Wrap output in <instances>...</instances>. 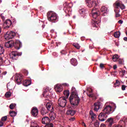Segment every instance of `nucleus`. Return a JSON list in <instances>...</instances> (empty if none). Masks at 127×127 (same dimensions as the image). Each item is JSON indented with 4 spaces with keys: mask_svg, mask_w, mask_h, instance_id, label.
<instances>
[{
    "mask_svg": "<svg viewBox=\"0 0 127 127\" xmlns=\"http://www.w3.org/2000/svg\"><path fill=\"white\" fill-rule=\"evenodd\" d=\"M120 10L119 8H116V9L115 10V12L116 13H119Z\"/></svg>",
    "mask_w": 127,
    "mask_h": 127,
    "instance_id": "nucleus-42",
    "label": "nucleus"
},
{
    "mask_svg": "<svg viewBox=\"0 0 127 127\" xmlns=\"http://www.w3.org/2000/svg\"><path fill=\"white\" fill-rule=\"evenodd\" d=\"M47 16L48 17V20L50 21H53L57 19V14L53 12L52 11H49L48 12Z\"/></svg>",
    "mask_w": 127,
    "mask_h": 127,
    "instance_id": "nucleus-4",
    "label": "nucleus"
},
{
    "mask_svg": "<svg viewBox=\"0 0 127 127\" xmlns=\"http://www.w3.org/2000/svg\"><path fill=\"white\" fill-rule=\"evenodd\" d=\"M123 73H126V70H123Z\"/></svg>",
    "mask_w": 127,
    "mask_h": 127,
    "instance_id": "nucleus-64",
    "label": "nucleus"
},
{
    "mask_svg": "<svg viewBox=\"0 0 127 127\" xmlns=\"http://www.w3.org/2000/svg\"><path fill=\"white\" fill-rule=\"evenodd\" d=\"M107 9L106 7L103 6L101 8V11H100L96 8H94L91 11L92 17L93 18L96 19V18L100 15H102L104 16H106L107 15Z\"/></svg>",
    "mask_w": 127,
    "mask_h": 127,
    "instance_id": "nucleus-2",
    "label": "nucleus"
},
{
    "mask_svg": "<svg viewBox=\"0 0 127 127\" xmlns=\"http://www.w3.org/2000/svg\"><path fill=\"white\" fill-rule=\"evenodd\" d=\"M4 52V49L1 46H0V55H2Z\"/></svg>",
    "mask_w": 127,
    "mask_h": 127,
    "instance_id": "nucleus-34",
    "label": "nucleus"
},
{
    "mask_svg": "<svg viewBox=\"0 0 127 127\" xmlns=\"http://www.w3.org/2000/svg\"><path fill=\"white\" fill-rule=\"evenodd\" d=\"M54 89L57 92H61L63 90V87L62 85L58 84L55 86Z\"/></svg>",
    "mask_w": 127,
    "mask_h": 127,
    "instance_id": "nucleus-14",
    "label": "nucleus"
},
{
    "mask_svg": "<svg viewBox=\"0 0 127 127\" xmlns=\"http://www.w3.org/2000/svg\"><path fill=\"white\" fill-rule=\"evenodd\" d=\"M120 85V82L118 80H116V83L114 84V87H116L117 86L119 87Z\"/></svg>",
    "mask_w": 127,
    "mask_h": 127,
    "instance_id": "nucleus-33",
    "label": "nucleus"
},
{
    "mask_svg": "<svg viewBox=\"0 0 127 127\" xmlns=\"http://www.w3.org/2000/svg\"><path fill=\"white\" fill-rule=\"evenodd\" d=\"M118 23H120V24H122L123 23V21L122 20H120L119 21H118Z\"/></svg>",
    "mask_w": 127,
    "mask_h": 127,
    "instance_id": "nucleus-55",
    "label": "nucleus"
},
{
    "mask_svg": "<svg viewBox=\"0 0 127 127\" xmlns=\"http://www.w3.org/2000/svg\"><path fill=\"white\" fill-rule=\"evenodd\" d=\"M113 127H123L120 125H117L114 126Z\"/></svg>",
    "mask_w": 127,
    "mask_h": 127,
    "instance_id": "nucleus-53",
    "label": "nucleus"
},
{
    "mask_svg": "<svg viewBox=\"0 0 127 127\" xmlns=\"http://www.w3.org/2000/svg\"><path fill=\"white\" fill-rule=\"evenodd\" d=\"M7 88L9 91L11 90L12 89V88H13L12 85L11 83H8V84H7Z\"/></svg>",
    "mask_w": 127,
    "mask_h": 127,
    "instance_id": "nucleus-29",
    "label": "nucleus"
},
{
    "mask_svg": "<svg viewBox=\"0 0 127 127\" xmlns=\"http://www.w3.org/2000/svg\"><path fill=\"white\" fill-rule=\"evenodd\" d=\"M89 114L91 116V119H92V120H93V119H95L96 118L95 114H94L92 110L90 111Z\"/></svg>",
    "mask_w": 127,
    "mask_h": 127,
    "instance_id": "nucleus-28",
    "label": "nucleus"
},
{
    "mask_svg": "<svg viewBox=\"0 0 127 127\" xmlns=\"http://www.w3.org/2000/svg\"><path fill=\"white\" fill-rule=\"evenodd\" d=\"M4 46L7 48H12L13 47V41H9L6 42Z\"/></svg>",
    "mask_w": 127,
    "mask_h": 127,
    "instance_id": "nucleus-17",
    "label": "nucleus"
},
{
    "mask_svg": "<svg viewBox=\"0 0 127 127\" xmlns=\"http://www.w3.org/2000/svg\"><path fill=\"white\" fill-rule=\"evenodd\" d=\"M61 54L62 55H64L65 54V51L64 50H62L61 51Z\"/></svg>",
    "mask_w": 127,
    "mask_h": 127,
    "instance_id": "nucleus-50",
    "label": "nucleus"
},
{
    "mask_svg": "<svg viewBox=\"0 0 127 127\" xmlns=\"http://www.w3.org/2000/svg\"><path fill=\"white\" fill-rule=\"evenodd\" d=\"M70 63L74 66H76L78 64L77 60L75 58H72L71 59H70Z\"/></svg>",
    "mask_w": 127,
    "mask_h": 127,
    "instance_id": "nucleus-19",
    "label": "nucleus"
},
{
    "mask_svg": "<svg viewBox=\"0 0 127 127\" xmlns=\"http://www.w3.org/2000/svg\"><path fill=\"white\" fill-rule=\"evenodd\" d=\"M13 47L15 49L18 50L22 47V43L19 41H16L15 43L13 41Z\"/></svg>",
    "mask_w": 127,
    "mask_h": 127,
    "instance_id": "nucleus-13",
    "label": "nucleus"
},
{
    "mask_svg": "<svg viewBox=\"0 0 127 127\" xmlns=\"http://www.w3.org/2000/svg\"><path fill=\"white\" fill-rule=\"evenodd\" d=\"M46 108H47V109H48V112H49V111H51L50 109L52 107H53V106H52L51 105L49 104H47V105L46 106Z\"/></svg>",
    "mask_w": 127,
    "mask_h": 127,
    "instance_id": "nucleus-31",
    "label": "nucleus"
},
{
    "mask_svg": "<svg viewBox=\"0 0 127 127\" xmlns=\"http://www.w3.org/2000/svg\"><path fill=\"white\" fill-rule=\"evenodd\" d=\"M120 7L122 9H125V6L123 4H121Z\"/></svg>",
    "mask_w": 127,
    "mask_h": 127,
    "instance_id": "nucleus-46",
    "label": "nucleus"
},
{
    "mask_svg": "<svg viewBox=\"0 0 127 127\" xmlns=\"http://www.w3.org/2000/svg\"><path fill=\"white\" fill-rule=\"evenodd\" d=\"M9 108L11 110L13 109L14 108V105H13V104H11L9 106Z\"/></svg>",
    "mask_w": 127,
    "mask_h": 127,
    "instance_id": "nucleus-44",
    "label": "nucleus"
},
{
    "mask_svg": "<svg viewBox=\"0 0 127 127\" xmlns=\"http://www.w3.org/2000/svg\"><path fill=\"white\" fill-rule=\"evenodd\" d=\"M43 96L46 98H47L48 97L47 95V91L46 90H45L44 91V92H43Z\"/></svg>",
    "mask_w": 127,
    "mask_h": 127,
    "instance_id": "nucleus-35",
    "label": "nucleus"
},
{
    "mask_svg": "<svg viewBox=\"0 0 127 127\" xmlns=\"http://www.w3.org/2000/svg\"><path fill=\"white\" fill-rule=\"evenodd\" d=\"M76 114V111L73 110L69 109L66 111V115L70 116H74Z\"/></svg>",
    "mask_w": 127,
    "mask_h": 127,
    "instance_id": "nucleus-20",
    "label": "nucleus"
},
{
    "mask_svg": "<svg viewBox=\"0 0 127 127\" xmlns=\"http://www.w3.org/2000/svg\"><path fill=\"white\" fill-rule=\"evenodd\" d=\"M115 43L116 46L119 47V44L118 43H117L116 41H115Z\"/></svg>",
    "mask_w": 127,
    "mask_h": 127,
    "instance_id": "nucleus-59",
    "label": "nucleus"
},
{
    "mask_svg": "<svg viewBox=\"0 0 127 127\" xmlns=\"http://www.w3.org/2000/svg\"><path fill=\"white\" fill-rule=\"evenodd\" d=\"M94 126L95 127H99V123L98 122H96L94 123Z\"/></svg>",
    "mask_w": 127,
    "mask_h": 127,
    "instance_id": "nucleus-41",
    "label": "nucleus"
},
{
    "mask_svg": "<svg viewBox=\"0 0 127 127\" xmlns=\"http://www.w3.org/2000/svg\"><path fill=\"white\" fill-rule=\"evenodd\" d=\"M1 19L3 21H4V20H5V17L4 16H2V15L0 16Z\"/></svg>",
    "mask_w": 127,
    "mask_h": 127,
    "instance_id": "nucleus-49",
    "label": "nucleus"
},
{
    "mask_svg": "<svg viewBox=\"0 0 127 127\" xmlns=\"http://www.w3.org/2000/svg\"><path fill=\"white\" fill-rule=\"evenodd\" d=\"M7 120V116H4L1 118V122H5Z\"/></svg>",
    "mask_w": 127,
    "mask_h": 127,
    "instance_id": "nucleus-36",
    "label": "nucleus"
},
{
    "mask_svg": "<svg viewBox=\"0 0 127 127\" xmlns=\"http://www.w3.org/2000/svg\"><path fill=\"white\" fill-rule=\"evenodd\" d=\"M72 45L74 47H75L77 50H79L80 48V46L79 44L77 43H74L72 44Z\"/></svg>",
    "mask_w": 127,
    "mask_h": 127,
    "instance_id": "nucleus-26",
    "label": "nucleus"
},
{
    "mask_svg": "<svg viewBox=\"0 0 127 127\" xmlns=\"http://www.w3.org/2000/svg\"><path fill=\"white\" fill-rule=\"evenodd\" d=\"M87 5L89 7L96 8L98 5L97 0H85Z\"/></svg>",
    "mask_w": 127,
    "mask_h": 127,
    "instance_id": "nucleus-3",
    "label": "nucleus"
},
{
    "mask_svg": "<svg viewBox=\"0 0 127 127\" xmlns=\"http://www.w3.org/2000/svg\"><path fill=\"white\" fill-rule=\"evenodd\" d=\"M49 117L51 121H54L56 118V114L54 112V107H52L51 113L49 115Z\"/></svg>",
    "mask_w": 127,
    "mask_h": 127,
    "instance_id": "nucleus-12",
    "label": "nucleus"
},
{
    "mask_svg": "<svg viewBox=\"0 0 127 127\" xmlns=\"http://www.w3.org/2000/svg\"><path fill=\"white\" fill-rule=\"evenodd\" d=\"M11 24H12L11 21L9 19H7L6 21H5V22L3 23L4 26L6 25V26L4 27V28L5 29L8 28Z\"/></svg>",
    "mask_w": 127,
    "mask_h": 127,
    "instance_id": "nucleus-18",
    "label": "nucleus"
},
{
    "mask_svg": "<svg viewBox=\"0 0 127 127\" xmlns=\"http://www.w3.org/2000/svg\"><path fill=\"white\" fill-rule=\"evenodd\" d=\"M15 32H6L4 35V38L6 40L11 39L14 37L15 35Z\"/></svg>",
    "mask_w": 127,
    "mask_h": 127,
    "instance_id": "nucleus-8",
    "label": "nucleus"
},
{
    "mask_svg": "<svg viewBox=\"0 0 127 127\" xmlns=\"http://www.w3.org/2000/svg\"><path fill=\"white\" fill-rule=\"evenodd\" d=\"M126 87H127L126 86H125V85H122V90H123V91L125 90Z\"/></svg>",
    "mask_w": 127,
    "mask_h": 127,
    "instance_id": "nucleus-47",
    "label": "nucleus"
},
{
    "mask_svg": "<svg viewBox=\"0 0 127 127\" xmlns=\"http://www.w3.org/2000/svg\"><path fill=\"white\" fill-rule=\"evenodd\" d=\"M40 112L41 115H42V116H45L47 114H48V113H49L48 109H47V108L46 107L41 108Z\"/></svg>",
    "mask_w": 127,
    "mask_h": 127,
    "instance_id": "nucleus-15",
    "label": "nucleus"
},
{
    "mask_svg": "<svg viewBox=\"0 0 127 127\" xmlns=\"http://www.w3.org/2000/svg\"><path fill=\"white\" fill-rule=\"evenodd\" d=\"M98 23L97 21H94V23L93 24V26L96 27L98 26Z\"/></svg>",
    "mask_w": 127,
    "mask_h": 127,
    "instance_id": "nucleus-39",
    "label": "nucleus"
},
{
    "mask_svg": "<svg viewBox=\"0 0 127 127\" xmlns=\"http://www.w3.org/2000/svg\"><path fill=\"white\" fill-rule=\"evenodd\" d=\"M79 11L80 14L85 13V10H84V9H82L80 10Z\"/></svg>",
    "mask_w": 127,
    "mask_h": 127,
    "instance_id": "nucleus-43",
    "label": "nucleus"
},
{
    "mask_svg": "<svg viewBox=\"0 0 127 127\" xmlns=\"http://www.w3.org/2000/svg\"><path fill=\"white\" fill-rule=\"evenodd\" d=\"M112 59H113V60L114 62H117V61L119 59L118 55H115L113 56Z\"/></svg>",
    "mask_w": 127,
    "mask_h": 127,
    "instance_id": "nucleus-30",
    "label": "nucleus"
},
{
    "mask_svg": "<svg viewBox=\"0 0 127 127\" xmlns=\"http://www.w3.org/2000/svg\"><path fill=\"white\" fill-rule=\"evenodd\" d=\"M9 115L10 117H15V116L17 115V113L13 111H10L9 112Z\"/></svg>",
    "mask_w": 127,
    "mask_h": 127,
    "instance_id": "nucleus-27",
    "label": "nucleus"
},
{
    "mask_svg": "<svg viewBox=\"0 0 127 127\" xmlns=\"http://www.w3.org/2000/svg\"><path fill=\"white\" fill-rule=\"evenodd\" d=\"M22 55L21 53H12L11 55H10V58L13 60H16L19 56H21Z\"/></svg>",
    "mask_w": 127,
    "mask_h": 127,
    "instance_id": "nucleus-11",
    "label": "nucleus"
},
{
    "mask_svg": "<svg viewBox=\"0 0 127 127\" xmlns=\"http://www.w3.org/2000/svg\"><path fill=\"white\" fill-rule=\"evenodd\" d=\"M15 80L18 85L20 84L23 81V77L22 75H21V74H16L15 76Z\"/></svg>",
    "mask_w": 127,
    "mask_h": 127,
    "instance_id": "nucleus-10",
    "label": "nucleus"
},
{
    "mask_svg": "<svg viewBox=\"0 0 127 127\" xmlns=\"http://www.w3.org/2000/svg\"><path fill=\"white\" fill-rule=\"evenodd\" d=\"M50 123V119L48 117H45L42 119V124L47 125Z\"/></svg>",
    "mask_w": 127,
    "mask_h": 127,
    "instance_id": "nucleus-16",
    "label": "nucleus"
},
{
    "mask_svg": "<svg viewBox=\"0 0 127 127\" xmlns=\"http://www.w3.org/2000/svg\"><path fill=\"white\" fill-rule=\"evenodd\" d=\"M99 67L100 68L103 69L105 67L104 64L103 63H100Z\"/></svg>",
    "mask_w": 127,
    "mask_h": 127,
    "instance_id": "nucleus-40",
    "label": "nucleus"
},
{
    "mask_svg": "<svg viewBox=\"0 0 127 127\" xmlns=\"http://www.w3.org/2000/svg\"><path fill=\"white\" fill-rule=\"evenodd\" d=\"M101 127H106L105 125H104V124H101Z\"/></svg>",
    "mask_w": 127,
    "mask_h": 127,
    "instance_id": "nucleus-56",
    "label": "nucleus"
},
{
    "mask_svg": "<svg viewBox=\"0 0 127 127\" xmlns=\"http://www.w3.org/2000/svg\"><path fill=\"white\" fill-rule=\"evenodd\" d=\"M114 69H116L117 68V65L116 64H115L113 66Z\"/></svg>",
    "mask_w": 127,
    "mask_h": 127,
    "instance_id": "nucleus-54",
    "label": "nucleus"
},
{
    "mask_svg": "<svg viewBox=\"0 0 127 127\" xmlns=\"http://www.w3.org/2000/svg\"><path fill=\"white\" fill-rule=\"evenodd\" d=\"M3 126V122L2 121H0V127H2Z\"/></svg>",
    "mask_w": 127,
    "mask_h": 127,
    "instance_id": "nucleus-48",
    "label": "nucleus"
},
{
    "mask_svg": "<svg viewBox=\"0 0 127 127\" xmlns=\"http://www.w3.org/2000/svg\"><path fill=\"white\" fill-rule=\"evenodd\" d=\"M69 101L70 104L73 106H77L80 102V98L78 93L74 87H72L71 94L69 97Z\"/></svg>",
    "mask_w": 127,
    "mask_h": 127,
    "instance_id": "nucleus-1",
    "label": "nucleus"
},
{
    "mask_svg": "<svg viewBox=\"0 0 127 127\" xmlns=\"http://www.w3.org/2000/svg\"><path fill=\"white\" fill-rule=\"evenodd\" d=\"M114 35L116 38H119L120 36V32H115Z\"/></svg>",
    "mask_w": 127,
    "mask_h": 127,
    "instance_id": "nucleus-32",
    "label": "nucleus"
},
{
    "mask_svg": "<svg viewBox=\"0 0 127 127\" xmlns=\"http://www.w3.org/2000/svg\"><path fill=\"white\" fill-rule=\"evenodd\" d=\"M66 97H62L60 98L58 100V104L60 107H65L66 105Z\"/></svg>",
    "mask_w": 127,
    "mask_h": 127,
    "instance_id": "nucleus-5",
    "label": "nucleus"
},
{
    "mask_svg": "<svg viewBox=\"0 0 127 127\" xmlns=\"http://www.w3.org/2000/svg\"><path fill=\"white\" fill-rule=\"evenodd\" d=\"M82 126H84V127L86 126V124H85L84 122H82Z\"/></svg>",
    "mask_w": 127,
    "mask_h": 127,
    "instance_id": "nucleus-60",
    "label": "nucleus"
},
{
    "mask_svg": "<svg viewBox=\"0 0 127 127\" xmlns=\"http://www.w3.org/2000/svg\"><path fill=\"white\" fill-rule=\"evenodd\" d=\"M46 127H54V125L53 124L49 123L46 124Z\"/></svg>",
    "mask_w": 127,
    "mask_h": 127,
    "instance_id": "nucleus-37",
    "label": "nucleus"
},
{
    "mask_svg": "<svg viewBox=\"0 0 127 127\" xmlns=\"http://www.w3.org/2000/svg\"><path fill=\"white\" fill-rule=\"evenodd\" d=\"M2 63H3V59L0 57V65L2 64Z\"/></svg>",
    "mask_w": 127,
    "mask_h": 127,
    "instance_id": "nucleus-45",
    "label": "nucleus"
},
{
    "mask_svg": "<svg viewBox=\"0 0 127 127\" xmlns=\"http://www.w3.org/2000/svg\"><path fill=\"white\" fill-rule=\"evenodd\" d=\"M120 16H121V15L119 13H116V17H119Z\"/></svg>",
    "mask_w": 127,
    "mask_h": 127,
    "instance_id": "nucleus-52",
    "label": "nucleus"
},
{
    "mask_svg": "<svg viewBox=\"0 0 127 127\" xmlns=\"http://www.w3.org/2000/svg\"><path fill=\"white\" fill-rule=\"evenodd\" d=\"M64 95L65 96V99H68L69 95H70V92L69 90H65L64 92Z\"/></svg>",
    "mask_w": 127,
    "mask_h": 127,
    "instance_id": "nucleus-25",
    "label": "nucleus"
},
{
    "mask_svg": "<svg viewBox=\"0 0 127 127\" xmlns=\"http://www.w3.org/2000/svg\"><path fill=\"white\" fill-rule=\"evenodd\" d=\"M31 127H37V126H31Z\"/></svg>",
    "mask_w": 127,
    "mask_h": 127,
    "instance_id": "nucleus-63",
    "label": "nucleus"
},
{
    "mask_svg": "<svg viewBox=\"0 0 127 127\" xmlns=\"http://www.w3.org/2000/svg\"><path fill=\"white\" fill-rule=\"evenodd\" d=\"M98 118L100 121L104 122L107 118V115L106 113H105V112L102 111V112L99 114Z\"/></svg>",
    "mask_w": 127,
    "mask_h": 127,
    "instance_id": "nucleus-7",
    "label": "nucleus"
},
{
    "mask_svg": "<svg viewBox=\"0 0 127 127\" xmlns=\"http://www.w3.org/2000/svg\"><path fill=\"white\" fill-rule=\"evenodd\" d=\"M94 110L95 111V112H97L100 107V103L99 102L95 103L94 104Z\"/></svg>",
    "mask_w": 127,
    "mask_h": 127,
    "instance_id": "nucleus-21",
    "label": "nucleus"
},
{
    "mask_svg": "<svg viewBox=\"0 0 127 127\" xmlns=\"http://www.w3.org/2000/svg\"><path fill=\"white\" fill-rule=\"evenodd\" d=\"M88 96L90 97H93V94H90Z\"/></svg>",
    "mask_w": 127,
    "mask_h": 127,
    "instance_id": "nucleus-61",
    "label": "nucleus"
},
{
    "mask_svg": "<svg viewBox=\"0 0 127 127\" xmlns=\"http://www.w3.org/2000/svg\"><path fill=\"white\" fill-rule=\"evenodd\" d=\"M39 111L37 107H34L32 108V110L31 111V115H32V117L34 118H37L38 115Z\"/></svg>",
    "mask_w": 127,
    "mask_h": 127,
    "instance_id": "nucleus-9",
    "label": "nucleus"
},
{
    "mask_svg": "<svg viewBox=\"0 0 127 127\" xmlns=\"http://www.w3.org/2000/svg\"><path fill=\"white\" fill-rule=\"evenodd\" d=\"M121 2L119 0L117 1L114 4L115 8H119L120 7L121 5Z\"/></svg>",
    "mask_w": 127,
    "mask_h": 127,
    "instance_id": "nucleus-24",
    "label": "nucleus"
},
{
    "mask_svg": "<svg viewBox=\"0 0 127 127\" xmlns=\"http://www.w3.org/2000/svg\"><path fill=\"white\" fill-rule=\"evenodd\" d=\"M5 96L6 97H9L11 96V93L10 92H7L5 93Z\"/></svg>",
    "mask_w": 127,
    "mask_h": 127,
    "instance_id": "nucleus-38",
    "label": "nucleus"
},
{
    "mask_svg": "<svg viewBox=\"0 0 127 127\" xmlns=\"http://www.w3.org/2000/svg\"><path fill=\"white\" fill-rule=\"evenodd\" d=\"M104 109L103 110V112H104V113L107 115H109V114H112V113L113 112V111H112V107L110 105L104 106Z\"/></svg>",
    "mask_w": 127,
    "mask_h": 127,
    "instance_id": "nucleus-6",
    "label": "nucleus"
},
{
    "mask_svg": "<svg viewBox=\"0 0 127 127\" xmlns=\"http://www.w3.org/2000/svg\"><path fill=\"white\" fill-rule=\"evenodd\" d=\"M31 80H25L23 82V85L26 86V87H27L28 86L31 85Z\"/></svg>",
    "mask_w": 127,
    "mask_h": 127,
    "instance_id": "nucleus-23",
    "label": "nucleus"
},
{
    "mask_svg": "<svg viewBox=\"0 0 127 127\" xmlns=\"http://www.w3.org/2000/svg\"><path fill=\"white\" fill-rule=\"evenodd\" d=\"M107 122L109 123V127H111L114 124V120L112 118L108 119Z\"/></svg>",
    "mask_w": 127,
    "mask_h": 127,
    "instance_id": "nucleus-22",
    "label": "nucleus"
},
{
    "mask_svg": "<svg viewBox=\"0 0 127 127\" xmlns=\"http://www.w3.org/2000/svg\"><path fill=\"white\" fill-rule=\"evenodd\" d=\"M75 120V118H72L69 119V121H71V122H73Z\"/></svg>",
    "mask_w": 127,
    "mask_h": 127,
    "instance_id": "nucleus-51",
    "label": "nucleus"
},
{
    "mask_svg": "<svg viewBox=\"0 0 127 127\" xmlns=\"http://www.w3.org/2000/svg\"><path fill=\"white\" fill-rule=\"evenodd\" d=\"M54 31H55V30L54 29L51 30L50 31L51 32H54Z\"/></svg>",
    "mask_w": 127,
    "mask_h": 127,
    "instance_id": "nucleus-62",
    "label": "nucleus"
},
{
    "mask_svg": "<svg viewBox=\"0 0 127 127\" xmlns=\"http://www.w3.org/2000/svg\"><path fill=\"white\" fill-rule=\"evenodd\" d=\"M124 41H125L126 42H127V37H124Z\"/></svg>",
    "mask_w": 127,
    "mask_h": 127,
    "instance_id": "nucleus-57",
    "label": "nucleus"
},
{
    "mask_svg": "<svg viewBox=\"0 0 127 127\" xmlns=\"http://www.w3.org/2000/svg\"><path fill=\"white\" fill-rule=\"evenodd\" d=\"M7 72H6V71H4L2 73V75H5Z\"/></svg>",
    "mask_w": 127,
    "mask_h": 127,
    "instance_id": "nucleus-58",
    "label": "nucleus"
}]
</instances>
